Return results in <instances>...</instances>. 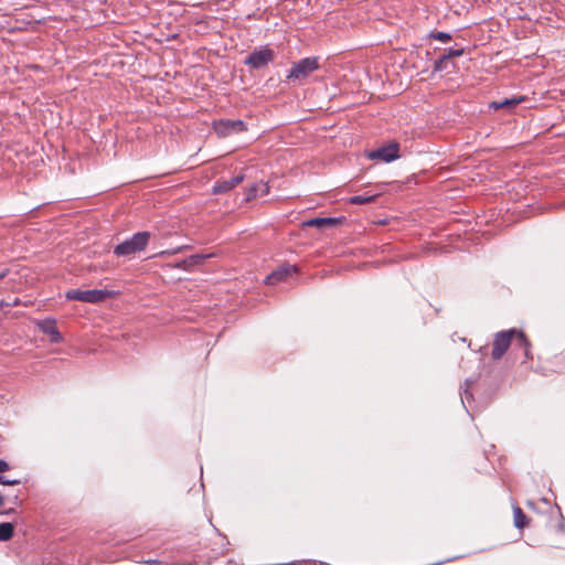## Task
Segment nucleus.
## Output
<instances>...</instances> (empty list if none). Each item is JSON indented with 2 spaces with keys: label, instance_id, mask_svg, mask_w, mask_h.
Masks as SVG:
<instances>
[{
  "label": "nucleus",
  "instance_id": "f257e3e1",
  "mask_svg": "<svg viewBox=\"0 0 565 565\" xmlns=\"http://www.w3.org/2000/svg\"><path fill=\"white\" fill-rule=\"evenodd\" d=\"M513 338H516L518 344L524 349L525 355L529 356L530 342L525 334L516 329H510L495 333L491 352L493 360H500L504 355Z\"/></svg>",
  "mask_w": 565,
  "mask_h": 565
},
{
  "label": "nucleus",
  "instance_id": "f03ea898",
  "mask_svg": "<svg viewBox=\"0 0 565 565\" xmlns=\"http://www.w3.org/2000/svg\"><path fill=\"white\" fill-rule=\"evenodd\" d=\"M151 234L149 232L135 233L129 238L117 244L114 247V254L118 257H130L137 253L143 252L149 243Z\"/></svg>",
  "mask_w": 565,
  "mask_h": 565
},
{
  "label": "nucleus",
  "instance_id": "7ed1b4c3",
  "mask_svg": "<svg viewBox=\"0 0 565 565\" xmlns=\"http://www.w3.org/2000/svg\"><path fill=\"white\" fill-rule=\"evenodd\" d=\"M110 296V292L108 290H102V289H88V290H81V289H72L66 292V298L68 300H77L82 302H88V303H97Z\"/></svg>",
  "mask_w": 565,
  "mask_h": 565
},
{
  "label": "nucleus",
  "instance_id": "20e7f679",
  "mask_svg": "<svg viewBox=\"0 0 565 565\" xmlns=\"http://www.w3.org/2000/svg\"><path fill=\"white\" fill-rule=\"evenodd\" d=\"M318 58L317 57H306L299 61L294 65L290 70L288 78H297L302 79L309 76L313 71L318 70Z\"/></svg>",
  "mask_w": 565,
  "mask_h": 565
},
{
  "label": "nucleus",
  "instance_id": "39448f33",
  "mask_svg": "<svg viewBox=\"0 0 565 565\" xmlns=\"http://www.w3.org/2000/svg\"><path fill=\"white\" fill-rule=\"evenodd\" d=\"M243 130H245V124L239 119H221L218 121L214 120V132L220 137L232 136Z\"/></svg>",
  "mask_w": 565,
  "mask_h": 565
},
{
  "label": "nucleus",
  "instance_id": "423d86ee",
  "mask_svg": "<svg viewBox=\"0 0 565 565\" xmlns=\"http://www.w3.org/2000/svg\"><path fill=\"white\" fill-rule=\"evenodd\" d=\"M274 52L268 47H262L252 52L246 58L245 64L253 68H260L273 61Z\"/></svg>",
  "mask_w": 565,
  "mask_h": 565
},
{
  "label": "nucleus",
  "instance_id": "0eeeda50",
  "mask_svg": "<svg viewBox=\"0 0 565 565\" xmlns=\"http://www.w3.org/2000/svg\"><path fill=\"white\" fill-rule=\"evenodd\" d=\"M367 158L371 160L391 162L398 158V145L391 143L388 146L372 150L367 153Z\"/></svg>",
  "mask_w": 565,
  "mask_h": 565
},
{
  "label": "nucleus",
  "instance_id": "6e6552de",
  "mask_svg": "<svg viewBox=\"0 0 565 565\" xmlns=\"http://www.w3.org/2000/svg\"><path fill=\"white\" fill-rule=\"evenodd\" d=\"M296 270H297L296 266H291V265L282 266L267 276L266 284L275 285L276 282L284 280L286 277L296 273Z\"/></svg>",
  "mask_w": 565,
  "mask_h": 565
},
{
  "label": "nucleus",
  "instance_id": "1a4fd4ad",
  "mask_svg": "<svg viewBox=\"0 0 565 565\" xmlns=\"http://www.w3.org/2000/svg\"><path fill=\"white\" fill-rule=\"evenodd\" d=\"M39 328L43 333L50 335L51 342L58 343L62 341V335L57 330L54 320H43L39 323Z\"/></svg>",
  "mask_w": 565,
  "mask_h": 565
},
{
  "label": "nucleus",
  "instance_id": "9d476101",
  "mask_svg": "<svg viewBox=\"0 0 565 565\" xmlns=\"http://www.w3.org/2000/svg\"><path fill=\"white\" fill-rule=\"evenodd\" d=\"M244 180V174L238 173L235 177H232L228 180H221L218 179L216 181V184H214V193H224L233 188H235L238 183H241Z\"/></svg>",
  "mask_w": 565,
  "mask_h": 565
},
{
  "label": "nucleus",
  "instance_id": "9b49d317",
  "mask_svg": "<svg viewBox=\"0 0 565 565\" xmlns=\"http://www.w3.org/2000/svg\"><path fill=\"white\" fill-rule=\"evenodd\" d=\"M339 223L338 218L333 217H317L306 221L303 224L309 227L322 228L326 226H333Z\"/></svg>",
  "mask_w": 565,
  "mask_h": 565
},
{
  "label": "nucleus",
  "instance_id": "f8f14e48",
  "mask_svg": "<svg viewBox=\"0 0 565 565\" xmlns=\"http://www.w3.org/2000/svg\"><path fill=\"white\" fill-rule=\"evenodd\" d=\"M269 192V186L267 183L260 181L256 184H254L252 188L247 191V200L255 199L257 196L266 195Z\"/></svg>",
  "mask_w": 565,
  "mask_h": 565
},
{
  "label": "nucleus",
  "instance_id": "ddd939ff",
  "mask_svg": "<svg viewBox=\"0 0 565 565\" xmlns=\"http://www.w3.org/2000/svg\"><path fill=\"white\" fill-rule=\"evenodd\" d=\"M523 100H524V97L505 98V99H503L501 102H492L490 104V107L493 108V109L511 108V107H514V106L519 105Z\"/></svg>",
  "mask_w": 565,
  "mask_h": 565
},
{
  "label": "nucleus",
  "instance_id": "4468645a",
  "mask_svg": "<svg viewBox=\"0 0 565 565\" xmlns=\"http://www.w3.org/2000/svg\"><path fill=\"white\" fill-rule=\"evenodd\" d=\"M465 53L463 49H450L447 54L443 55L438 61H436V65H435V68L437 71H441L443 70V64L449 60V58H452V57H458V56H461L462 54Z\"/></svg>",
  "mask_w": 565,
  "mask_h": 565
},
{
  "label": "nucleus",
  "instance_id": "2eb2a0df",
  "mask_svg": "<svg viewBox=\"0 0 565 565\" xmlns=\"http://www.w3.org/2000/svg\"><path fill=\"white\" fill-rule=\"evenodd\" d=\"M9 469H10L9 463L6 460L0 459V484H4V486L20 484L21 481L19 479L2 478V473L8 471Z\"/></svg>",
  "mask_w": 565,
  "mask_h": 565
},
{
  "label": "nucleus",
  "instance_id": "dca6fc26",
  "mask_svg": "<svg viewBox=\"0 0 565 565\" xmlns=\"http://www.w3.org/2000/svg\"><path fill=\"white\" fill-rule=\"evenodd\" d=\"M14 533V526L12 523L3 522L0 523V542L9 541Z\"/></svg>",
  "mask_w": 565,
  "mask_h": 565
},
{
  "label": "nucleus",
  "instance_id": "f3484780",
  "mask_svg": "<svg viewBox=\"0 0 565 565\" xmlns=\"http://www.w3.org/2000/svg\"><path fill=\"white\" fill-rule=\"evenodd\" d=\"M377 194H371V195H354L349 199L350 204H369L372 203L376 199Z\"/></svg>",
  "mask_w": 565,
  "mask_h": 565
},
{
  "label": "nucleus",
  "instance_id": "a211bd4d",
  "mask_svg": "<svg viewBox=\"0 0 565 565\" xmlns=\"http://www.w3.org/2000/svg\"><path fill=\"white\" fill-rule=\"evenodd\" d=\"M513 516H514V525L518 529H523L525 526V514L522 509L518 505L513 508Z\"/></svg>",
  "mask_w": 565,
  "mask_h": 565
},
{
  "label": "nucleus",
  "instance_id": "6ab92c4d",
  "mask_svg": "<svg viewBox=\"0 0 565 565\" xmlns=\"http://www.w3.org/2000/svg\"><path fill=\"white\" fill-rule=\"evenodd\" d=\"M430 38L435 39V40H438V41H441V42H448L451 40V35L449 33H446V32H433L430 34Z\"/></svg>",
  "mask_w": 565,
  "mask_h": 565
},
{
  "label": "nucleus",
  "instance_id": "aec40b11",
  "mask_svg": "<svg viewBox=\"0 0 565 565\" xmlns=\"http://www.w3.org/2000/svg\"><path fill=\"white\" fill-rule=\"evenodd\" d=\"M214 532H215L214 533V545L220 544V545L224 546L226 537L224 535H222L220 532H217L215 527H214Z\"/></svg>",
  "mask_w": 565,
  "mask_h": 565
},
{
  "label": "nucleus",
  "instance_id": "412c9836",
  "mask_svg": "<svg viewBox=\"0 0 565 565\" xmlns=\"http://www.w3.org/2000/svg\"><path fill=\"white\" fill-rule=\"evenodd\" d=\"M470 396H471V395H470V393H469L468 388H466V390L463 391V393L461 394V402H462V403H465V399H468Z\"/></svg>",
  "mask_w": 565,
  "mask_h": 565
},
{
  "label": "nucleus",
  "instance_id": "4be33fe9",
  "mask_svg": "<svg viewBox=\"0 0 565 565\" xmlns=\"http://www.w3.org/2000/svg\"><path fill=\"white\" fill-rule=\"evenodd\" d=\"M4 307H10V303H9L8 301H3V300H1V301H0V310H1L2 308H4Z\"/></svg>",
  "mask_w": 565,
  "mask_h": 565
},
{
  "label": "nucleus",
  "instance_id": "5701e85b",
  "mask_svg": "<svg viewBox=\"0 0 565 565\" xmlns=\"http://www.w3.org/2000/svg\"><path fill=\"white\" fill-rule=\"evenodd\" d=\"M10 306H18L19 305V299L15 298L12 302H9Z\"/></svg>",
  "mask_w": 565,
  "mask_h": 565
},
{
  "label": "nucleus",
  "instance_id": "b1692460",
  "mask_svg": "<svg viewBox=\"0 0 565 565\" xmlns=\"http://www.w3.org/2000/svg\"><path fill=\"white\" fill-rule=\"evenodd\" d=\"M147 563L150 565H153V564H157L158 561L157 559H148Z\"/></svg>",
  "mask_w": 565,
  "mask_h": 565
},
{
  "label": "nucleus",
  "instance_id": "393cba45",
  "mask_svg": "<svg viewBox=\"0 0 565 565\" xmlns=\"http://www.w3.org/2000/svg\"><path fill=\"white\" fill-rule=\"evenodd\" d=\"M4 276H6V273H4V271H1V273H0V279H2Z\"/></svg>",
  "mask_w": 565,
  "mask_h": 565
}]
</instances>
